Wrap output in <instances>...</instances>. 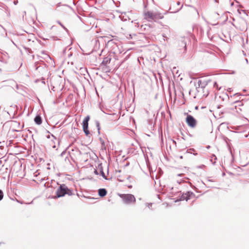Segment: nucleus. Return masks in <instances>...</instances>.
<instances>
[{
    "label": "nucleus",
    "mask_w": 249,
    "mask_h": 249,
    "mask_svg": "<svg viewBox=\"0 0 249 249\" xmlns=\"http://www.w3.org/2000/svg\"><path fill=\"white\" fill-rule=\"evenodd\" d=\"M186 123L190 128H194L196 127L197 122L196 120L192 115L187 114Z\"/></svg>",
    "instance_id": "obj_5"
},
{
    "label": "nucleus",
    "mask_w": 249,
    "mask_h": 249,
    "mask_svg": "<svg viewBox=\"0 0 249 249\" xmlns=\"http://www.w3.org/2000/svg\"><path fill=\"white\" fill-rule=\"evenodd\" d=\"M111 60V58L108 57H107L104 58L103 60L102 63L105 65H107V63H109Z\"/></svg>",
    "instance_id": "obj_13"
},
{
    "label": "nucleus",
    "mask_w": 249,
    "mask_h": 249,
    "mask_svg": "<svg viewBox=\"0 0 249 249\" xmlns=\"http://www.w3.org/2000/svg\"><path fill=\"white\" fill-rule=\"evenodd\" d=\"M128 187L129 188H132V186L131 185L128 186Z\"/></svg>",
    "instance_id": "obj_18"
},
{
    "label": "nucleus",
    "mask_w": 249,
    "mask_h": 249,
    "mask_svg": "<svg viewBox=\"0 0 249 249\" xmlns=\"http://www.w3.org/2000/svg\"><path fill=\"white\" fill-rule=\"evenodd\" d=\"M83 129L86 136H88L90 134L88 127L83 128Z\"/></svg>",
    "instance_id": "obj_14"
},
{
    "label": "nucleus",
    "mask_w": 249,
    "mask_h": 249,
    "mask_svg": "<svg viewBox=\"0 0 249 249\" xmlns=\"http://www.w3.org/2000/svg\"><path fill=\"white\" fill-rule=\"evenodd\" d=\"M119 196L122 198L124 203L126 204L135 203L136 202L135 196L131 194H119Z\"/></svg>",
    "instance_id": "obj_4"
},
{
    "label": "nucleus",
    "mask_w": 249,
    "mask_h": 249,
    "mask_svg": "<svg viewBox=\"0 0 249 249\" xmlns=\"http://www.w3.org/2000/svg\"><path fill=\"white\" fill-rule=\"evenodd\" d=\"M3 197V194L1 190H0V200H1Z\"/></svg>",
    "instance_id": "obj_15"
},
{
    "label": "nucleus",
    "mask_w": 249,
    "mask_h": 249,
    "mask_svg": "<svg viewBox=\"0 0 249 249\" xmlns=\"http://www.w3.org/2000/svg\"><path fill=\"white\" fill-rule=\"evenodd\" d=\"M186 40H188V39L184 36L180 37L178 41V47L185 49L186 47Z\"/></svg>",
    "instance_id": "obj_7"
},
{
    "label": "nucleus",
    "mask_w": 249,
    "mask_h": 249,
    "mask_svg": "<svg viewBox=\"0 0 249 249\" xmlns=\"http://www.w3.org/2000/svg\"><path fill=\"white\" fill-rule=\"evenodd\" d=\"M214 87H216L217 88V85L216 83H214Z\"/></svg>",
    "instance_id": "obj_16"
},
{
    "label": "nucleus",
    "mask_w": 249,
    "mask_h": 249,
    "mask_svg": "<svg viewBox=\"0 0 249 249\" xmlns=\"http://www.w3.org/2000/svg\"><path fill=\"white\" fill-rule=\"evenodd\" d=\"M59 140L53 136L48 142V146L49 148H55L59 145Z\"/></svg>",
    "instance_id": "obj_6"
},
{
    "label": "nucleus",
    "mask_w": 249,
    "mask_h": 249,
    "mask_svg": "<svg viewBox=\"0 0 249 249\" xmlns=\"http://www.w3.org/2000/svg\"><path fill=\"white\" fill-rule=\"evenodd\" d=\"M194 194L191 192H187L186 193L182 195L181 200H186V201L190 199V197L192 196H193Z\"/></svg>",
    "instance_id": "obj_8"
},
{
    "label": "nucleus",
    "mask_w": 249,
    "mask_h": 249,
    "mask_svg": "<svg viewBox=\"0 0 249 249\" xmlns=\"http://www.w3.org/2000/svg\"><path fill=\"white\" fill-rule=\"evenodd\" d=\"M107 194V191L105 189H100L98 190V194L101 196H105Z\"/></svg>",
    "instance_id": "obj_11"
},
{
    "label": "nucleus",
    "mask_w": 249,
    "mask_h": 249,
    "mask_svg": "<svg viewBox=\"0 0 249 249\" xmlns=\"http://www.w3.org/2000/svg\"><path fill=\"white\" fill-rule=\"evenodd\" d=\"M35 122L37 124H40L42 123V120L39 116H36L35 118Z\"/></svg>",
    "instance_id": "obj_12"
},
{
    "label": "nucleus",
    "mask_w": 249,
    "mask_h": 249,
    "mask_svg": "<svg viewBox=\"0 0 249 249\" xmlns=\"http://www.w3.org/2000/svg\"><path fill=\"white\" fill-rule=\"evenodd\" d=\"M235 104L236 105L234 106V108L236 110V112L239 113L242 111V108L240 107H242L243 105L240 101L236 102Z\"/></svg>",
    "instance_id": "obj_9"
},
{
    "label": "nucleus",
    "mask_w": 249,
    "mask_h": 249,
    "mask_svg": "<svg viewBox=\"0 0 249 249\" xmlns=\"http://www.w3.org/2000/svg\"><path fill=\"white\" fill-rule=\"evenodd\" d=\"M90 119V117L89 116H87V117H86L83 121V123H82V124H83V128H86V127H88V122L89 121Z\"/></svg>",
    "instance_id": "obj_10"
},
{
    "label": "nucleus",
    "mask_w": 249,
    "mask_h": 249,
    "mask_svg": "<svg viewBox=\"0 0 249 249\" xmlns=\"http://www.w3.org/2000/svg\"><path fill=\"white\" fill-rule=\"evenodd\" d=\"M234 25L242 31L245 30L247 29V21L245 19L239 17L236 20H234Z\"/></svg>",
    "instance_id": "obj_3"
},
{
    "label": "nucleus",
    "mask_w": 249,
    "mask_h": 249,
    "mask_svg": "<svg viewBox=\"0 0 249 249\" xmlns=\"http://www.w3.org/2000/svg\"><path fill=\"white\" fill-rule=\"evenodd\" d=\"M164 14L159 11H148L144 13V18L149 21H157L162 19Z\"/></svg>",
    "instance_id": "obj_1"
},
{
    "label": "nucleus",
    "mask_w": 249,
    "mask_h": 249,
    "mask_svg": "<svg viewBox=\"0 0 249 249\" xmlns=\"http://www.w3.org/2000/svg\"><path fill=\"white\" fill-rule=\"evenodd\" d=\"M18 2V1H14L15 4H17Z\"/></svg>",
    "instance_id": "obj_17"
},
{
    "label": "nucleus",
    "mask_w": 249,
    "mask_h": 249,
    "mask_svg": "<svg viewBox=\"0 0 249 249\" xmlns=\"http://www.w3.org/2000/svg\"><path fill=\"white\" fill-rule=\"evenodd\" d=\"M71 196L73 195V192L69 189L65 184H61L57 189L56 192V196L53 197L56 199L60 197L64 196L65 195Z\"/></svg>",
    "instance_id": "obj_2"
}]
</instances>
